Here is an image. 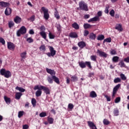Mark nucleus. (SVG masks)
Instances as JSON below:
<instances>
[{
	"mask_svg": "<svg viewBox=\"0 0 129 129\" xmlns=\"http://www.w3.org/2000/svg\"><path fill=\"white\" fill-rule=\"evenodd\" d=\"M111 55H116L117 52L115 49H112L110 51Z\"/></svg>",
	"mask_w": 129,
	"mask_h": 129,
	"instance_id": "obj_58",
	"label": "nucleus"
},
{
	"mask_svg": "<svg viewBox=\"0 0 129 129\" xmlns=\"http://www.w3.org/2000/svg\"><path fill=\"white\" fill-rule=\"evenodd\" d=\"M39 30L41 31V32H45L46 31V27L44 25H42L40 28Z\"/></svg>",
	"mask_w": 129,
	"mask_h": 129,
	"instance_id": "obj_51",
	"label": "nucleus"
},
{
	"mask_svg": "<svg viewBox=\"0 0 129 129\" xmlns=\"http://www.w3.org/2000/svg\"><path fill=\"white\" fill-rule=\"evenodd\" d=\"M105 97L106 98L107 101H110L111 100L110 97L107 95H105Z\"/></svg>",
	"mask_w": 129,
	"mask_h": 129,
	"instance_id": "obj_62",
	"label": "nucleus"
},
{
	"mask_svg": "<svg viewBox=\"0 0 129 129\" xmlns=\"http://www.w3.org/2000/svg\"><path fill=\"white\" fill-rule=\"evenodd\" d=\"M31 103L34 107L36 106V104L37 103V101L36 100V99L32 98L31 100Z\"/></svg>",
	"mask_w": 129,
	"mask_h": 129,
	"instance_id": "obj_43",
	"label": "nucleus"
},
{
	"mask_svg": "<svg viewBox=\"0 0 129 129\" xmlns=\"http://www.w3.org/2000/svg\"><path fill=\"white\" fill-rule=\"evenodd\" d=\"M48 37L49 39H55V35H53V34L50 32L48 34Z\"/></svg>",
	"mask_w": 129,
	"mask_h": 129,
	"instance_id": "obj_50",
	"label": "nucleus"
},
{
	"mask_svg": "<svg viewBox=\"0 0 129 129\" xmlns=\"http://www.w3.org/2000/svg\"><path fill=\"white\" fill-rule=\"evenodd\" d=\"M47 80L50 84H52L53 83V78L52 76H51V77L50 76L47 77Z\"/></svg>",
	"mask_w": 129,
	"mask_h": 129,
	"instance_id": "obj_37",
	"label": "nucleus"
},
{
	"mask_svg": "<svg viewBox=\"0 0 129 129\" xmlns=\"http://www.w3.org/2000/svg\"><path fill=\"white\" fill-rule=\"evenodd\" d=\"M79 65L82 69H84V68H86V66L85 64V62L82 61L79 62Z\"/></svg>",
	"mask_w": 129,
	"mask_h": 129,
	"instance_id": "obj_22",
	"label": "nucleus"
},
{
	"mask_svg": "<svg viewBox=\"0 0 129 129\" xmlns=\"http://www.w3.org/2000/svg\"><path fill=\"white\" fill-rule=\"evenodd\" d=\"M121 86V84H118L116 85L113 89V92L112 95V98H114L115 97V94L117 93L118 89H119V87Z\"/></svg>",
	"mask_w": 129,
	"mask_h": 129,
	"instance_id": "obj_5",
	"label": "nucleus"
},
{
	"mask_svg": "<svg viewBox=\"0 0 129 129\" xmlns=\"http://www.w3.org/2000/svg\"><path fill=\"white\" fill-rule=\"evenodd\" d=\"M20 56L22 59H26V58H27V51H24L21 53Z\"/></svg>",
	"mask_w": 129,
	"mask_h": 129,
	"instance_id": "obj_34",
	"label": "nucleus"
},
{
	"mask_svg": "<svg viewBox=\"0 0 129 129\" xmlns=\"http://www.w3.org/2000/svg\"><path fill=\"white\" fill-rule=\"evenodd\" d=\"M7 47H8V49H9V50H15V48H16V45H15V44L11 42H8L7 43Z\"/></svg>",
	"mask_w": 129,
	"mask_h": 129,
	"instance_id": "obj_8",
	"label": "nucleus"
},
{
	"mask_svg": "<svg viewBox=\"0 0 129 129\" xmlns=\"http://www.w3.org/2000/svg\"><path fill=\"white\" fill-rule=\"evenodd\" d=\"M110 6L108 5H106L105 8V11L104 12L105 14H108L109 13V10Z\"/></svg>",
	"mask_w": 129,
	"mask_h": 129,
	"instance_id": "obj_41",
	"label": "nucleus"
},
{
	"mask_svg": "<svg viewBox=\"0 0 129 129\" xmlns=\"http://www.w3.org/2000/svg\"><path fill=\"white\" fill-rule=\"evenodd\" d=\"M99 20V17H98V16H96L89 20L88 21V23H91V22H97Z\"/></svg>",
	"mask_w": 129,
	"mask_h": 129,
	"instance_id": "obj_17",
	"label": "nucleus"
},
{
	"mask_svg": "<svg viewBox=\"0 0 129 129\" xmlns=\"http://www.w3.org/2000/svg\"><path fill=\"white\" fill-rule=\"evenodd\" d=\"M8 26L9 28H10V29H11L12 28H13V27H14V26H15V23H14V22L13 21H9L8 23Z\"/></svg>",
	"mask_w": 129,
	"mask_h": 129,
	"instance_id": "obj_39",
	"label": "nucleus"
},
{
	"mask_svg": "<svg viewBox=\"0 0 129 129\" xmlns=\"http://www.w3.org/2000/svg\"><path fill=\"white\" fill-rule=\"evenodd\" d=\"M78 46L80 47V49H83V48L86 47V43L84 41H80L78 42Z\"/></svg>",
	"mask_w": 129,
	"mask_h": 129,
	"instance_id": "obj_13",
	"label": "nucleus"
},
{
	"mask_svg": "<svg viewBox=\"0 0 129 129\" xmlns=\"http://www.w3.org/2000/svg\"><path fill=\"white\" fill-rule=\"evenodd\" d=\"M4 100L7 104H11V99L10 98L5 96Z\"/></svg>",
	"mask_w": 129,
	"mask_h": 129,
	"instance_id": "obj_28",
	"label": "nucleus"
},
{
	"mask_svg": "<svg viewBox=\"0 0 129 129\" xmlns=\"http://www.w3.org/2000/svg\"><path fill=\"white\" fill-rule=\"evenodd\" d=\"M103 122L105 125H108V124L110 123V122H109V121L107 119H104Z\"/></svg>",
	"mask_w": 129,
	"mask_h": 129,
	"instance_id": "obj_44",
	"label": "nucleus"
},
{
	"mask_svg": "<svg viewBox=\"0 0 129 129\" xmlns=\"http://www.w3.org/2000/svg\"><path fill=\"white\" fill-rule=\"evenodd\" d=\"M97 58V56H96V55H92L90 56L91 60H92V61H94V62H96Z\"/></svg>",
	"mask_w": 129,
	"mask_h": 129,
	"instance_id": "obj_48",
	"label": "nucleus"
},
{
	"mask_svg": "<svg viewBox=\"0 0 129 129\" xmlns=\"http://www.w3.org/2000/svg\"><path fill=\"white\" fill-rule=\"evenodd\" d=\"M41 13H43V18L45 20H49L50 18V15H49V10L44 7L41 8Z\"/></svg>",
	"mask_w": 129,
	"mask_h": 129,
	"instance_id": "obj_2",
	"label": "nucleus"
},
{
	"mask_svg": "<svg viewBox=\"0 0 129 129\" xmlns=\"http://www.w3.org/2000/svg\"><path fill=\"white\" fill-rule=\"evenodd\" d=\"M47 121L49 123V124H52L54 123V118L52 117H47Z\"/></svg>",
	"mask_w": 129,
	"mask_h": 129,
	"instance_id": "obj_31",
	"label": "nucleus"
},
{
	"mask_svg": "<svg viewBox=\"0 0 129 129\" xmlns=\"http://www.w3.org/2000/svg\"><path fill=\"white\" fill-rule=\"evenodd\" d=\"M14 21L16 24H20L22 22V18L17 16L15 17Z\"/></svg>",
	"mask_w": 129,
	"mask_h": 129,
	"instance_id": "obj_15",
	"label": "nucleus"
},
{
	"mask_svg": "<svg viewBox=\"0 0 129 129\" xmlns=\"http://www.w3.org/2000/svg\"><path fill=\"white\" fill-rule=\"evenodd\" d=\"M97 39L98 41H102V40H104V35L101 34L99 35L97 37Z\"/></svg>",
	"mask_w": 129,
	"mask_h": 129,
	"instance_id": "obj_36",
	"label": "nucleus"
},
{
	"mask_svg": "<svg viewBox=\"0 0 129 129\" xmlns=\"http://www.w3.org/2000/svg\"><path fill=\"white\" fill-rule=\"evenodd\" d=\"M10 6V3L5 2H0V8H7Z\"/></svg>",
	"mask_w": 129,
	"mask_h": 129,
	"instance_id": "obj_12",
	"label": "nucleus"
},
{
	"mask_svg": "<svg viewBox=\"0 0 129 129\" xmlns=\"http://www.w3.org/2000/svg\"><path fill=\"white\" fill-rule=\"evenodd\" d=\"M23 95V94L21 92H17L15 94V99H17L19 100V99H20L21 97Z\"/></svg>",
	"mask_w": 129,
	"mask_h": 129,
	"instance_id": "obj_23",
	"label": "nucleus"
},
{
	"mask_svg": "<svg viewBox=\"0 0 129 129\" xmlns=\"http://www.w3.org/2000/svg\"><path fill=\"white\" fill-rule=\"evenodd\" d=\"M39 35L42 37V38L44 39V40H47V34L45 31H41L39 32Z\"/></svg>",
	"mask_w": 129,
	"mask_h": 129,
	"instance_id": "obj_16",
	"label": "nucleus"
},
{
	"mask_svg": "<svg viewBox=\"0 0 129 129\" xmlns=\"http://www.w3.org/2000/svg\"><path fill=\"white\" fill-rule=\"evenodd\" d=\"M15 89H16V90H19V91H20V92H25V91H26V90L24 88H23L22 87H20L19 86H17L15 88Z\"/></svg>",
	"mask_w": 129,
	"mask_h": 129,
	"instance_id": "obj_32",
	"label": "nucleus"
},
{
	"mask_svg": "<svg viewBox=\"0 0 129 129\" xmlns=\"http://www.w3.org/2000/svg\"><path fill=\"white\" fill-rule=\"evenodd\" d=\"M12 9H11V8L7 7L5 10V14L6 16H10V15L12 14Z\"/></svg>",
	"mask_w": 129,
	"mask_h": 129,
	"instance_id": "obj_11",
	"label": "nucleus"
},
{
	"mask_svg": "<svg viewBox=\"0 0 129 129\" xmlns=\"http://www.w3.org/2000/svg\"><path fill=\"white\" fill-rule=\"evenodd\" d=\"M113 113L114 116H117L119 115V111L117 108L114 109Z\"/></svg>",
	"mask_w": 129,
	"mask_h": 129,
	"instance_id": "obj_29",
	"label": "nucleus"
},
{
	"mask_svg": "<svg viewBox=\"0 0 129 129\" xmlns=\"http://www.w3.org/2000/svg\"><path fill=\"white\" fill-rule=\"evenodd\" d=\"M40 88L43 90L44 92L46 94H50L51 91L49 89V88L45 87L44 86H40Z\"/></svg>",
	"mask_w": 129,
	"mask_h": 129,
	"instance_id": "obj_7",
	"label": "nucleus"
},
{
	"mask_svg": "<svg viewBox=\"0 0 129 129\" xmlns=\"http://www.w3.org/2000/svg\"><path fill=\"white\" fill-rule=\"evenodd\" d=\"M89 35V31L88 30H85L84 32V37H87Z\"/></svg>",
	"mask_w": 129,
	"mask_h": 129,
	"instance_id": "obj_57",
	"label": "nucleus"
},
{
	"mask_svg": "<svg viewBox=\"0 0 129 129\" xmlns=\"http://www.w3.org/2000/svg\"><path fill=\"white\" fill-rule=\"evenodd\" d=\"M115 29L116 30H117V31H119L120 32H122V30H123L122 29V26H121V24H118L115 27Z\"/></svg>",
	"mask_w": 129,
	"mask_h": 129,
	"instance_id": "obj_25",
	"label": "nucleus"
},
{
	"mask_svg": "<svg viewBox=\"0 0 129 129\" xmlns=\"http://www.w3.org/2000/svg\"><path fill=\"white\" fill-rule=\"evenodd\" d=\"M120 101V97H118L115 99V103H118Z\"/></svg>",
	"mask_w": 129,
	"mask_h": 129,
	"instance_id": "obj_59",
	"label": "nucleus"
},
{
	"mask_svg": "<svg viewBox=\"0 0 129 129\" xmlns=\"http://www.w3.org/2000/svg\"><path fill=\"white\" fill-rule=\"evenodd\" d=\"M89 37L91 40H95V39H96V35L92 32L89 34Z\"/></svg>",
	"mask_w": 129,
	"mask_h": 129,
	"instance_id": "obj_26",
	"label": "nucleus"
},
{
	"mask_svg": "<svg viewBox=\"0 0 129 129\" xmlns=\"http://www.w3.org/2000/svg\"><path fill=\"white\" fill-rule=\"evenodd\" d=\"M86 67H88L89 69H92V66H91V62L90 61H85Z\"/></svg>",
	"mask_w": 129,
	"mask_h": 129,
	"instance_id": "obj_33",
	"label": "nucleus"
},
{
	"mask_svg": "<svg viewBox=\"0 0 129 129\" xmlns=\"http://www.w3.org/2000/svg\"><path fill=\"white\" fill-rule=\"evenodd\" d=\"M120 77L121 80H123L124 81L126 80V77L123 74H120Z\"/></svg>",
	"mask_w": 129,
	"mask_h": 129,
	"instance_id": "obj_45",
	"label": "nucleus"
},
{
	"mask_svg": "<svg viewBox=\"0 0 129 129\" xmlns=\"http://www.w3.org/2000/svg\"><path fill=\"white\" fill-rule=\"evenodd\" d=\"M105 42H106L107 43H111V37L105 39L103 42V44H104Z\"/></svg>",
	"mask_w": 129,
	"mask_h": 129,
	"instance_id": "obj_42",
	"label": "nucleus"
},
{
	"mask_svg": "<svg viewBox=\"0 0 129 129\" xmlns=\"http://www.w3.org/2000/svg\"><path fill=\"white\" fill-rule=\"evenodd\" d=\"M97 54H99V55L100 57H103V58L107 57V53L104 52V51H102L99 50V49H98L97 50Z\"/></svg>",
	"mask_w": 129,
	"mask_h": 129,
	"instance_id": "obj_6",
	"label": "nucleus"
},
{
	"mask_svg": "<svg viewBox=\"0 0 129 129\" xmlns=\"http://www.w3.org/2000/svg\"><path fill=\"white\" fill-rule=\"evenodd\" d=\"M40 50H42V51H46V46L45 45H41L39 47Z\"/></svg>",
	"mask_w": 129,
	"mask_h": 129,
	"instance_id": "obj_54",
	"label": "nucleus"
},
{
	"mask_svg": "<svg viewBox=\"0 0 129 129\" xmlns=\"http://www.w3.org/2000/svg\"><path fill=\"white\" fill-rule=\"evenodd\" d=\"M27 33V28L24 26H22L17 32V37H21V35H25Z\"/></svg>",
	"mask_w": 129,
	"mask_h": 129,
	"instance_id": "obj_4",
	"label": "nucleus"
},
{
	"mask_svg": "<svg viewBox=\"0 0 129 129\" xmlns=\"http://www.w3.org/2000/svg\"><path fill=\"white\" fill-rule=\"evenodd\" d=\"M69 37L73 38H78V35H77V33L75 32H71L69 35Z\"/></svg>",
	"mask_w": 129,
	"mask_h": 129,
	"instance_id": "obj_18",
	"label": "nucleus"
},
{
	"mask_svg": "<svg viewBox=\"0 0 129 129\" xmlns=\"http://www.w3.org/2000/svg\"><path fill=\"white\" fill-rule=\"evenodd\" d=\"M123 61L124 62H126V63H129V56L124 58Z\"/></svg>",
	"mask_w": 129,
	"mask_h": 129,
	"instance_id": "obj_61",
	"label": "nucleus"
},
{
	"mask_svg": "<svg viewBox=\"0 0 129 129\" xmlns=\"http://www.w3.org/2000/svg\"><path fill=\"white\" fill-rule=\"evenodd\" d=\"M88 125L89 126V127L91 129H97V127H96V125H95V124L93 123V122H91L90 121H87Z\"/></svg>",
	"mask_w": 129,
	"mask_h": 129,
	"instance_id": "obj_9",
	"label": "nucleus"
},
{
	"mask_svg": "<svg viewBox=\"0 0 129 129\" xmlns=\"http://www.w3.org/2000/svg\"><path fill=\"white\" fill-rule=\"evenodd\" d=\"M29 33L30 35H34V34H35V32L34 31V30H33V29L29 30Z\"/></svg>",
	"mask_w": 129,
	"mask_h": 129,
	"instance_id": "obj_64",
	"label": "nucleus"
},
{
	"mask_svg": "<svg viewBox=\"0 0 129 129\" xmlns=\"http://www.w3.org/2000/svg\"><path fill=\"white\" fill-rule=\"evenodd\" d=\"M26 41L27 42H28L29 43H33V42H34V39H33L32 37H29L27 39Z\"/></svg>",
	"mask_w": 129,
	"mask_h": 129,
	"instance_id": "obj_52",
	"label": "nucleus"
},
{
	"mask_svg": "<svg viewBox=\"0 0 129 129\" xmlns=\"http://www.w3.org/2000/svg\"><path fill=\"white\" fill-rule=\"evenodd\" d=\"M114 10L113 9H112L110 12L109 14L110 15L111 17H114Z\"/></svg>",
	"mask_w": 129,
	"mask_h": 129,
	"instance_id": "obj_60",
	"label": "nucleus"
},
{
	"mask_svg": "<svg viewBox=\"0 0 129 129\" xmlns=\"http://www.w3.org/2000/svg\"><path fill=\"white\" fill-rule=\"evenodd\" d=\"M47 116V113L45 112H42L39 114V116L40 117H45V116Z\"/></svg>",
	"mask_w": 129,
	"mask_h": 129,
	"instance_id": "obj_49",
	"label": "nucleus"
},
{
	"mask_svg": "<svg viewBox=\"0 0 129 129\" xmlns=\"http://www.w3.org/2000/svg\"><path fill=\"white\" fill-rule=\"evenodd\" d=\"M49 50L51 53V56H52V57L56 55V50H54V47L52 46H50Z\"/></svg>",
	"mask_w": 129,
	"mask_h": 129,
	"instance_id": "obj_14",
	"label": "nucleus"
},
{
	"mask_svg": "<svg viewBox=\"0 0 129 129\" xmlns=\"http://www.w3.org/2000/svg\"><path fill=\"white\" fill-rule=\"evenodd\" d=\"M41 86H39V85H36L35 86L34 88V90H37V89L38 90H42V88H40Z\"/></svg>",
	"mask_w": 129,
	"mask_h": 129,
	"instance_id": "obj_56",
	"label": "nucleus"
},
{
	"mask_svg": "<svg viewBox=\"0 0 129 129\" xmlns=\"http://www.w3.org/2000/svg\"><path fill=\"white\" fill-rule=\"evenodd\" d=\"M54 17H55V18H56V20L60 19V16L59 15V12H58V11L57 10L54 12Z\"/></svg>",
	"mask_w": 129,
	"mask_h": 129,
	"instance_id": "obj_38",
	"label": "nucleus"
},
{
	"mask_svg": "<svg viewBox=\"0 0 129 129\" xmlns=\"http://www.w3.org/2000/svg\"><path fill=\"white\" fill-rule=\"evenodd\" d=\"M72 27L75 30H79V25H78V24H77L76 22H75L72 24Z\"/></svg>",
	"mask_w": 129,
	"mask_h": 129,
	"instance_id": "obj_24",
	"label": "nucleus"
},
{
	"mask_svg": "<svg viewBox=\"0 0 129 129\" xmlns=\"http://www.w3.org/2000/svg\"><path fill=\"white\" fill-rule=\"evenodd\" d=\"M0 43H1V44H2V45H5L6 41L2 37H0Z\"/></svg>",
	"mask_w": 129,
	"mask_h": 129,
	"instance_id": "obj_53",
	"label": "nucleus"
},
{
	"mask_svg": "<svg viewBox=\"0 0 129 129\" xmlns=\"http://www.w3.org/2000/svg\"><path fill=\"white\" fill-rule=\"evenodd\" d=\"M69 109H73L74 108V105L72 103H70L68 105Z\"/></svg>",
	"mask_w": 129,
	"mask_h": 129,
	"instance_id": "obj_55",
	"label": "nucleus"
},
{
	"mask_svg": "<svg viewBox=\"0 0 129 129\" xmlns=\"http://www.w3.org/2000/svg\"><path fill=\"white\" fill-rule=\"evenodd\" d=\"M90 97H91L92 98H95V97H97L96 92L94 91H91L90 93Z\"/></svg>",
	"mask_w": 129,
	"mask_h": 129,
	"instance_id": "obj_20",
	"label": "nucleus"
},
{
	"mask_svg": "<svg viewBox=\"0 0 129 129\" xmlns=\"http://www.w3.org/2000/svg\"><path fill=\"white\" fill-rule=\"evenodd\" d=\"M46 72L50 74L51 76H54V75H56V72L54 70H51L48 68L46 69Z\"/></svg>",
	"mask_w": 129,
	"mask_h": 129,
	"instance_id": "obj_10",
	"label": "nucleus"
},
{
	"mask_svg": "<svg viewBox=\"0 0 129 129\" xmlns=\"http://www.w3.org/2000/svg\"><path fill=\"white\" fill-rule=\"evenodd\" d=\"M79 6L81 11H85L86 12L88 11V6H87V4L84 2V1L80 2L79 3Z\"/></svg>",
	"mask_w": 129,
	"mask_h": 129,
	"instance_id": "obj_3",
	"label": "nucleus"
},
{
	"mask_svg": "<svg viewBox=\"0 0 129 129\" xmlns=\"http://www.w3.org/2000/svg\"><path fill=\"white\" fill-rule=\"evenodd\" d=\"M35 94L36 97H39L42 95V91H41V90H38L36 92Z\"/></svg>",
	"mask_w": 129,
	"mask_h": 129,
	"instance_id": "obj_40",
	"label": "nucleus"
},
{
	"mask_svg": "<svg viewBox=\"0 0 129 129\" xmlns=\"http://www.w3.org/2000/svg\"><path fill=\"white\" fill-rule=\"evenodd\" d=\"M118 65H120L121 68H125L126 66L125 63H124V62H123V60H121L118 63Z\"/></svg>",
	"mask_w": 129,
	"mask_h": 129,
	"instance_id": "obj_35",
	"label": "nucleus"
},
{
	"mask_svg": "<svg viewBox=\"0 0 129 129\" xmlns=\"http://www.w3.org/2000/svg\"><path fill=\"white\" fill-rule=\"evenodd\" d=\"M23 129H28L29 128V125L28 124H25L23 125Z\"/></svg>",
	"mask_w": 129,
	"mask_h": 129,
	"instance_id": "obj_63",
	"label": "nucleus"
},
{
	"mask_svg": "<svg viewBox=\"0 0 129 129\" xmlns=\"http://www.w3.org/2000/svg\"><path fill=\"white\" fill-rule=\"evenodd\" d=\"M25 113V112L23 111H20L18 112V117L21 118V116H23Z\"/></svg>",
	"mask_w": 129,
	"mask_h": 129,
	"instance_id": "obj_47",
	"label": "nucleus"
},
{
	"mask_svg": "<svg viewBox=\"0 0 129 129\" xmlns=\"http://www.w3.org/2000/svg\"><path fill=\"white\" fill-rule=\"evenodd\" d=\"M92 27V25H91L88 23H85L84 24V28L86 30H87V29H90Z\"/></svg>",
	"mask_w": 129,
	"mask_h": 129,
	"instance_id": "obj_30",
	"label": "nucleus"
},
{
	"mask_svg": "<svg viewBox=\"0 0 129 129\" xmlns=\"http://www.w3.org/2000/svg\"><path fill=\"white\" fill-rule=\"evenodd\" d=\"M118 60H119V57L117 56H115L112 57V60L113 63H117L118 62Z\"/></svg>",
	"mask_w": 129,
	"mask_h": 129,
	"instance_id": "obj_27",
	"label": "nucleus"
},
{
	"mask_svg": "<svg viewBox=\"0 0 129 129\" xmlns=\"http://www.w3.org/2000/svg\"><path fill=\"white\" fill-rule=\"evenodd\" d=\"M113 81L114 83H119L120 82H121V79L119 78H116L114 79Z\"/></svg>",
	"mask_w": 129,
	"mask_h": 129,
	"instance_id": "obj_46",
	"label": "nucleus"
},
{
	"mask_svg": "<svg viewBox=\"0 0 129 129\" xmlns=\"http://www.w3.org/2000/svg\"><path fill=\"white\" fill-rule=\"evenodd\" d=\"M0 74L4 76L5 78H10L12 76V73L10 71H7L5 69H2L0 70Z\"/></svg>",
	"mask_w": 129,
	"mask_h": 129,
	"instance_id": "obj_1",
	"label": "nucleus"
},
{
	"mask_svg": "<svg viewBox=\"0 0 129 129\" xmlns=\"http://www.w3.org/2000/svg\"><path fill=\"white\" fill-rule=\"evenodd\" d=\"M71 81L73 82H76V81H78V77L76 75H73L71 77Z\"/></svg>",
	"mask_w": 129,
	"mask_h": 129,
	"instance_id": "obj_21",
	"label": "nucleus"
},
{
	"mask_svg": "<svg viewBox=\"0 0 129 129\" xmlns=\"http://www.w3.org/2000/svg\"><path fill=\"white\" fill-rule=\"evenodd\" d=\"M52 79L56 84H60V80H59V78L56 77V76H52Z\"/></svg>",
	"mask_w": 129,
	"mask_h": 129,
	"instance_id": "obj_19",
	"label": "nucleus"
}]
</instances>
